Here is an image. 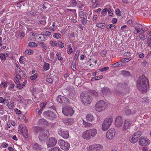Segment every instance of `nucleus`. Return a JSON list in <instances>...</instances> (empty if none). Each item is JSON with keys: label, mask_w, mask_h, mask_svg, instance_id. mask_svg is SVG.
<instances>
[{"label": "nucleus", "mask_w": 151, "mask_h": 151, "mask_svg": "<svg viewBox=\"0 0 151 151\" xmlns=\"http://www.w3.org/2000/svg\"><path fill=\"white\" fill-rule=\"evenodd\" d=\"M149 86V82L147 78L142 75L140 77L137 82V86L139 91H147Z\"/></svg>", "instance_id": "1"}, {"label": "nucleus", "mask_w": 151, "mask_h": 151, "mask_svg": "<svg viewBox=\"0 0 151 151\" xmlns=\"http://www.w3.org/2000/svg\"><path fill=\"white\" fill-rule=\"evenodd\" d=\"M107 104L106 102L103 100L98 101L95 105V109L96 111L100 112L104 111L106 108Z\"/></svg>", "instance_id": "2"}, {"label": "nucleus", "mask_w": 151, "mask_h": 151, "mask_svg": "<svg viewBox=\"0 0 151 151\" xmlns=\"http://www.w3.org/2000/svg\"><path fill=\"white\" fill-rule=\"evenodd\" d=\"M81 100L85 105L89 104L92 101V98L90 96L88 93L82 92L81 95Z\"/></svg>", "instance_id": "3"}, {"label": "nucleus", "mask_w": 151, "mask_h": 151, "mask_svg": "<svg viewBox=\"0 0 151 151\" xmlns=\"http://www.w3.org/2000/svg\"><path fill=\"white\" fill-rule=\"evenodd\" d=\"M113 119L112 117H110L105 119L103 122L101 129L104 131L107 130L110 127L113 122Z\"/></svg>", "instance_id": "4"}, {"label": "nucleus", "mask_w": 151, "mask_h": 151, "mask_svg": "<svg viewBox=\"0 0 151 151\" xmlns=\"http://www.w3.org/2000/svg\"><path fill=\"white\" fill-rule=\"evenodd\" d=\"M62 111L63 114L66 116H71L73 115L75 112V111L70 106L63 107Z\"/></svg>", "instance_id": "5"}, {"label": "nucleus", "mask_w": 151, "mask_h": 151, "mask_svg": "<svg viewBox=\"0 0 151 151\" xmlns=\"http://www.w3.org/2000/svg\"><path fill=\"white\" fill-rule=\"evenodd\" d=\"M103 146L100 144H92L87 148L88 151H101L103 149Z\"/></svg>", "instance_id": "6"}, {"label": "nucleus", "mask_w": 151, "mask_h": 151, "mask_svg": "<svg viewBox=\"0 0 151 151\" xmlns=\"http://www.w3.org/2000/svg\"><path fill=\"white\" fill-rule=\"evenodd\" d=\"M58 142L59 146L63 150L67 151L70 149V144L64 140L60 139L58 140Z\"/></svg>", "instance_id": "7"}, {"label": "nucleus", "mask_w": 151, "mask_h": 151, "mask_svg": "<svg viewBox=\"0 0 151 151\" xmlns=\"http://www.w3.org/2000/svg\"><path fill=\"white\" fill-rule=\"evenodd\" d=\"M18 132L19 133L22 134L25 138H28V133L27 128L25 126H24L22 124H20L19 126Z\"/></svg>", "instance_id": "8"}, {"label": "nucleus", "mask_w": 151, "mask_h": 151, "mask_svg": "<svg viewBox=\"0 0 151 151\" xmlns=\"http://www.w3.org/2000/svg\"><path fill=\"white\" fill-rule=\"evenodd\" d=\"M141 135V131H137L134 134L132 137H129V141L131 143L133 144L136 143Z\"/></svg>", "instance_id": "9"}, {"label": "nucleus", "mask_w": 151, "mask_h": 151, "mask_svg": "<svg viewBox=\"0 0 151 151\" xmlns=\"http://www.w3.org/2000/svg\"><path fill=\"white\" fill-rule=\"evenodd\" d=\"M116 131L114 128H111L107 132L106 136L107 139L109 140L113 139L115 136Z\"/></svg>", "instance_id": "10"}, {"label": "nucleus", "mask_w": 151, "mask_h": 151, "mask_svg": "<svg viewBox=\"0 0 151 151\" xmlns=\"http://www.w3.org/2000/svg\"><path fill=\"white\" fill-rule=\"evenodd\" d=\"M58 133L60 136L64 139H67L69 138V131L68 130L60 129H58Z\"/></svg>", "instance_id": "11"}, {"label": "nucleus", "mask_w": 151, "mask_h": 151, "mask_svg": "<svg viewBox=\"0 0 151 151\" xmlns=\"http://www.w3.org/2000/svg\"><path fill=\"white\" fill-rule=\"evenodd\" d=\"M138 142L139 144L141 146H146L150 144V141L146 137H141L139 139Z\"/></svg>", "instance_id": "12"}, {"label": "nucleus", "mask_w": 151, "mask_h": 151, "mask_svg": "<svg viewBox=\"0 0 151 151\" xmlns=\"http://www.w3.org/2000/svg\"><path fill=\"white\" fill-rule=\"evenodd\" d=\"M49 135V131L47 130H44L43 132H40L39 138L40 141H43L46 139Z\"/></svg>", "instance_id": "13"}, {"label": "nucleus", "mask_w": 151, "mask_h": 151, "mask_svg": "<svg viewBox=\"0 0 151 151\" xmlns=\"http://www.w3.org/2000/svg\"><path fill=\"white\" fill-rule=\"evenodd\" d=\"M79 18L81 19L82 23L85 24L87 23V16L86 13L82 11H80L79 13Z\"/></svg>", "instance_id": "14"}, {"label": "nucleus", "mask_w": 151, "mask_h": 151, "mask_svg": "<svg viewBox=\"0 0 151 151\" xmlns=\"http://www.w3.org/2000/svg\"><path fill=\"white\" fill-rule=\"evenodd\" d=\"M57 101L59 103H62L63 104H65L69 103V99L66 97L58 95L57 97Z\"/></svg>", "instance_id": "15"}, {"label": "nucleus", "mask_w": 151, "mask_h": 151, "mask_svg": "<svg viewBox=\"0 0 151 151\" xmlns=\"http://www.w3.org/2000/svg\"><path fill=\"white\" fill-rule=\"evenodd\" d=\"M57 139L54 137H50L46 142V144L48 147H53L57 143Z\"/></svg>", "instance_id": "16"}, {"label": "nucleus", "mask_w": 151, "mask_h": 151, "mask_svg": "<svg viewBox=\"0 0 151 151\" xmlns=\"http://www.w3.org/2000/svg\"><path fill=\"white\" fill-rule=\"evenodd\" d=\"M45 116L49 119L53 120L56 116V115L51 111H47L44 112Z\"/></svg>", "instance_id": "17"}, {"label": "nucleus", "mask_w": 151, "mask_h": 151, "mask_svg": "<svg viewBox=\"0 0 151 151\" xmlns=\"http://www.w3.org/2000/svg\"><path fill=\"white\" fill-rule=\"evenodd\" d=\"M132 122L131 119H126L124 122L123 127H122V130H125L132 125Z\"/></svg>", "instance_id": "18"}, {"label": "nucleus", "mask_w": 151, "mask_h": 151, "mask_svg": "<svg viewBox=\"0 0 151 151\" xmlns=\"http://www.w3.org/2000/svg\"><path fill=\"white\" fill-rule=\"evenodd\" d=\"M123 124V119L121 116H117L115 120V125L116 126L119 127L122 126Z\"/></svg>", "instance_id": "19"}, {"label": "nucleus", "mask_w": 151, "mask_h": 151, "mask_svg": "<svg viewBox=\"0 0 151 151\" xmlns=\"http://www.w3.org/2000/svg\"><path fill=\"white\" fill-rule=\"evenodd\" d=\"M37 124L40 126L45 127L49 125V123L45 119L42 118L38 120Z\"/></svg>", "instance_id": "20"}, {"label": "nucleus", "mask_w": 151, "mask_h": 151, "mask_svg": "<svg viewBox=\"0 0 151 151\" xmlns=\"http://www.w3.org/2000/svg\"><path fill=\"white\" fill-rule=\"evenodd\" d=\"M62 122L65 124L70 125L73 124L74 121L72 118H64L62 119Z\"/></svg>", "instance_id": "21"}, {"label": "nucleus", "mask_w": 151, "mask_h": 151, "mask_svg": "<svg viewBox=\"0 0 151 151\" xmlns=\"http://www.w3.org/2000/svg\"><path fill=\"white\" fill-rule=\"evenodd\" d=\"M91 138L95 137L97 134V130L95 128L88 129Z\"/></svg>", "instance_id": "22"}, {"label": "nucleus", "mask_w": 151, "mask_h": 151, "mask_svg": "<svg viewBox=\"0 0 151 151\" xmlns=\"http://www.w3.org/2000/svg\"><path fill=\"white\" fill-rule=\"evenodd\" d=\"M82 137L83 138L87 139H90L91 138L88 130H86L83 133Z\"/></svg>", "instance_id": "23"}, {"label": "nucleus", "mask_w": 151, "mask_h": 151, "mask_svg": "<svg viewBox=\"0 0 151 151\" xmlns=\"http://www.w3.org/2000/svg\"><path fill=\"white\" fill-rule=\"evenodd\" d=\"M135 29L137 31V33H139L141 31H146L147 30V29H143V26L141 24H138L135 27Z\"/></svg>", "instance_id": "24"}, {"label": "nucleus", "mask_w": 151, "mask_h": 151, "mask_svg": "<svg viewBox=\"0 0 151 151\" xmlns=\"http://www.w3.org/2000/svg\"><path fill=\"white\" fill-rule=\"evenodd\" d=\"M136 112V111L135 109H133L131 110L129 109H125V114L127 115H133L135 114Z\"/></svg>", "instance_id": "25"}, {"label": "nucleus", "mask_w": 151, "mask_h": 151, "mask_svg": "<svg viewBox=\"0 0 151 151\" xmlns=\"http://www.w3.org/2000/svg\"><path fill=\"white\" fill-rule=\"evenodd\" d=\"M75 84L78 86H80L82 85L81 79L78 77H76L75 80Z\"/></svg>", "instance_id": "26"}, {"label": "nucleus", "mask_w": 151, "mask_h": 151, "mask_svg": "<svg viewBox=\"0 0 151 151\" xmlns=\"http://www.w3.org/2000/svg\"><path fill=\"white\" fill-rule=\"evenodd\" d=\"M86 119L87 122H91L94 120V118L92 115L88 114L86 115Z\"/></svg>", "instance_id": "27"}, {"label": "nucleus", "mask_w": 151, "mask_h": 151, "mask_svg": "<svg viewBox=\"0 0 151 151\" xmlns=\"http://www.w3.org/2000/svg\"><path fill=\"white\" fill-rule=\"evenodd\" d=\"M146 38V36L145 35L139 33L136 37V40L139 41L140 40H144Z\"/></svg>", "instance_id": "28"}, {"label": "nucleus", "mask_w": 151, "mask_h": 151, "mask_svg": "<svg viewBox=\"0 0 151 151\" xmlns=\"http://www.w3.org/2000/svg\"><path fill=\"white\" fill-rule=\"evenodd\" d=\"M101 93L104 95H108L110 93V90L108 88H102Z\"/></svg>", "instance_id": "29"}, {"label": "nucleus", "mask_w": 151, "mask_h": 151, "mask_svg": "<svg viewBox=\"0 0 151 151\" xmlns=\"http://www.w3.org/2000/svg\"><path fill=\"white\" fill-rule=\"evenodd\" d=\"M32 147L33 149L37 151L40 150L42 149L41 145H39L37 143L34 144L33 145Z\"/></svg>", "instance_id": "30"}, {"label": "nucleus", "mask_w": 151, "mask_h": 151, "mask_svg": "<svg viewBox=\"0 0 151 151\" xmlns=\"http://www.w3.org/2000/svg\"><path fill=\"white\" fill-rule=\"evenodd\" d=\"M83 124L85 127H89L92 126V124L89 122H87L83 119Z\"/></svg>", "instance_id": "31"}, {"label": "nucleus", "mask_w": 151, "mask_h": 151, "mask_svg": "<svg viewBox=\"0 0 151 151\" xmlns=\"http://www.w3.org/2000/svg\"><path fill=\"white\" fill-rule=\"evenodd\" d=\"M61 53L60 52H57L55 55V58L61 61L63 60V58L61 56Z\"/></svg>", "instance_id": "32"}, {"label": "nucleus", "mask_w": 151, "mask_h": 151, "mask_svg": "<svg viewBox=\"0 0 151 151\" xmlns=\"http://www.w3.org/2000/svg\"><path fill=\"white\" fill-rule=\"evenodd\" d=\"M8 55L7 53H0V58L1 60H6V58L8 57Z\"/></svg>", "instance_id": "33"}, {"label": "nucleus", "mask_w": 151, "mask_h": 151, "mask_svg": "<svg viewBox=\"0 0 151 151\" xmlns=\"http://www.w3.org/2000/svg\"><path fill=\"white\" fill-rule=\"evenodd\" d=\"M50 65L49 64L45 62L44 63L43 69L47 71L48 70L50 69Z\"/></svg>", "instance_id": "34"}, {"label": "nucleus", "mask_w": 151, "mask_h": 151, "mask_svg": "<svg viewBox=\"0 0 151 151\" xmlns=\"http://www.w3.org/2000/svg\"><path fill=\"white\" fill-rule=\"evenodd\" d=\"M123 66V64L121 61L117 62L112 65V66L114 68H116L118 66Z\"/></svg>", "instance_id": "35"}, {"label": "nucleus", "mask_w": 151, "mask_h": 151, "mask_svg": "<svg viewBox=\"0 0 151 151\" xmlns=\"http://www.w3.org/2000/svg\"><path fill=\"white\" fill-rule=\"evenodd\" d=\"M28 46L30 47H37V45L34 42H31L29 43Z\"/></svg>", "instance_id": "36"}, {"label": "nucleus", "mask_w": 151, "mask_h": 151, "mask_svg": "<svg viewBox=\"0 0 151 151\" xmlns=\"http://www.w3.org/2000/svg\"><path fill=\"white\" fill-rule=\"evenodd\" d=\"M116 28V26L112 24H109L107 27V31H109L111 29H114Z\"/></svg>", "instance_id": "37"}, {"label": "nucleus", "mask_w": 151, "mask_h": 151, "mask_svg": "<svg viewBox=\"0 0 151 151\" xmlns=\"http://www.w3.org/2000/svg\"><path fill=\"white\" fill-rule=\"evenodd\" d=\"M96 27L104 29L105 27V24L103 23H98L96 24Z\"/></svg>", "instance_id": "38"}, {"label": "nucleus", "mask_w": 151, "mask_h": 151, "mask_svg": "<svg viewBox=\"0 0 151 151\" xmlns=\"http://www.w3.org/2000/svg\"><path fill=\"white\" fill-rule=\"evenodd\" d=\"M37 45L41 46L42 48L44 49H46L47 48V47L45 43L42 42H38L37 44Z\"/></svg>", "instance_id": "39"}, {"label": "nucleus", "mask_w": 151, "mask_h": 151, "mask_svg": "<svg viewBox=\"0 0 151 151\" xmlns=\"http://www.w3.org/2000/svg\"><path fill=\"white\" fill-rule=\"evenodd\" d=\"M34 53L33 51L31 49H27L26 50L25 52L24 53L26 55H32Z\"/></svg>", "instance_id": "40"}, {"label": "nucleus", "mask_w": 151, "mask_h": 151, "mask_svg": "<svg viewBox=\"0 0 151 151\" xmlns=\"http://www.w3.org/2000/svg\"><path fill=\"white\" fill-rule=\"evenodd\" d=\"M45 130L43 129L42 128L39 127H35L34 128L35 132H43V130Z\"/></svg>", "instance_id": "41"}, {"label": "nucleus", "mask_w": 151, "mask_h": 151, "mask_svg": "<svg viewBox=\"0 0 151 151\" xmlns=\"http://www.w3.org/2000/svg\"><path fill=\"white\" fill-rule=\"evenodd\" d=\"M14 105V102L13 101H11L8 103L7 104L8 107L10 109H12L13 108Z\"/></svg>", "instance_id": "42"}, {"label": "nucleus", "mask_w": 151, "mask_h": 151, "mask_svg": "<svg viewBox=\"0 0 151 151\" xmlns=\"http://www.w3.org/2000/svg\"><path fill=\"white\" fill-rule=\"evenodd\" d=\"M53 37L56 39H59L62 37V35L59 33H55L54 34Z\"/></svg>", "instance_id": "43"}, {"label": "nucleus", "mask_w": 151, "mask_h": 151, "mask_svg": "<svg viewBox=\"0 0 151 151\" xmlns=\"http://www.w3.org/2000/svg\"><path fill=\"white\" fill-rule=\"evenodd\" d=\"M26 58L23 56H21L19 59V62L21 64H22L24 63Z\"/></svg>", "instance_id": "44"}, {"label": "nucleus", "mask_w": 151, "mask_h": 151, "mask_svg": "<svg viewBox=\"0 0 151 151\" xmlns=\"http://www.w3.org/2000/svg\"><path fill=\"white\" fill-rule=\"evenodd\" d=\"M48 151H61V150L59 147H55L50 149Z\"/></svg>", "instance_id": "45"}, {"label": "nucleus", "mask_w": 151, "mask_h": 151, "mask_svg": "<svg viewBox=\"0 0 151 151\" xmlns=\"http://www.w3.org/2000/svg\"><path fill=\"white\" fill-rule=\"evenodd\" d=\"M67 52L68 54H70L73 52L72 48L70 45H69L68 47Z\"/></svg>", "instance_id": "46"}, {"label": "nucleus", "mask_w": 151, "mask_h": 151, "mask_svg": "<svg viewBox=\"0 0 151 151\" xmlns=\"http://www.w3.org/2000/svg\"><path fill=\"white\" fill-rule=\"evenodd\" d=\"M122 74L124 76H129L130 75V73L127 70H123L121 72Z\"/></svg>", "instance_id": "47"}, {"label": "nucleus", "mask_w": 151, "mask_h": 151, "mask_svg": "<svg viewBox=\"0 0 151 151\" xmlns=\"http://www.w3.org/2000/svg\"><path fill=\"white\" fill-rule=\"evenodd\" d=\"M0 86L1 88H5L7 87V83L6 82H2L0 84Z\"/></svg>", "instance_id": "48"}, {"label": "nucleus", "mask_w": 151, "mask_h": 151, "mask_svg": "<svg viewBox=\"0 0 151 151\" xmlns=\"http://www.w3.org/2000/svg\"><path fill=\"white\" fill-rule=\"evenodd\" d=\"M42 34H38L36 36V37L38 41H43L42 37Z\"/></svg>", "instance_id": "49"}, {"label": "nucleus", "mask_w": 151, "mask_h": 151, "mask_svg": "<svg viewBox=\"0 0 151 151\" xmlns=\"http://www.w3.org/2000/svg\"><path fill=\"white\" fill-rule=\"evenodd\" d=\"M25 82H24L22 83H21L17 85V87L19 89H21L22 88H23V87L25 86Z\"/></svg>", "instance_id": "50"}, {"label": "nucleus", "mask_w": 151, "mask_h": 151, "mask_svg": "<svg viewBox=\"0 0 151 151\" xmlns=\"http://www.w3.org/2000/svg\"><path fill=\"white\" fill-rule=\"evenodd\" d=\"M70 5L72 6H74L76 5V0H71L70 2Z\"/></svg>", "instance_id": "51"}, {"label": "nucleus", "mask_w": 151, "mask_h": 151, "mask_svg": "<svg viewBox=\"0 0 151 151\" xmlns=\"http://www.w3.org/2000/svg\"><path fill=\"white\" fill-rule=\"evenodd\" d=\"M107 52L106 50H102L101 51L100 54L102 57H105L106 56Z\"/></svg>", "instance_id": "52"}, {"label": "nucleus", "mask_w": 151, "mask_h": 151, "mask_svg": "<svg viewBox=\"0 0 151 151\" xmlns=\"http://www.w3.org/2000/svg\"><path fill=\"white\" fill-rule=\"evenodd\" d=\"M26 117L23 114L21 115L19 118V119L20 121H24L25 120Z\"/></svg>", "instance_id": "53"}, {"label": "nucleus", "mask_w": 151, "mask_h": 151, "mask_svg": "<svg viewBox=\"0 0 151 151\" xmlns=\"http://www.w3.org/2000/svg\"><path fill=\"white\" fill-rule=\"evenodd\" d=\"M37 77V74L35 73L30 77L29 78L32 80H34L36 79Z\"/></svg>", "instance_id": "54"}, {"label": "nucleus", "mask_w": 151, "mask_h": 151, "mask_svg": "<svg viewBox=\"0 0 151 151\" xmlns=\"http://www.w3.org/2000/svg\"><path fill=\"white\" fill-rule=\"evenodd\" d=\"M109 10L107 8H104L102 11V14L103 16H105L107 12Z\"/></svg>", "instance_id": "55"}, {"label": "nucleus", "mask_w": 151, "mask_h": 151, "mask_svg": "<svg viewBox=\"0 0 151 151\" xmlns=\"http://www.w3.org/2000/svg\"><path fill=\"white\" fill-rule=\"evenodd\" d=\"M131 58H124L121 59V62L122 63L126 62L131 60Z\"/></svg>", "instance_id": "56"}, {"label": "nucleus", "mask_w": 151, "mask_h": 151, "mask_svg": "<svg viewBox=\"0 0 151 151\" xmlns=\"http://www.w3.org/2000/svg\"><path fill=\"white\" fill-rule=\"evenodd\" d=\"M8 143L6 142H3L1 144V147L3 148H6L8 146Z\"/></svg>", "instance_id": "57"}, {"label": "nucleus", "mask_w": 151, "mask_h": 151, "mask_svg": "<svg viewBox=\"0 0 151 151\" xmlns=\"http://www.w3.org/2000/svg\"><path fill=\"white\" fill-rule=\"evenodd\" d=\"M67 10L68 12H72L73 14L77 16V14L76 12V9H67Z\"/></svg>", "instance_id": "58"}, {"label": "nucleus", "mask_w": 151, "mask_h": 151, "mask_svg": "<svg viewBox=\"0 0 151 151\" xmlns=\"http://www.w3.org/2000/svg\"><path fill=\"white\" fill-rule=\"evenodd\" d=\"M42 109H40L39 108H37L36 109V112L38 115H40L41 114L42 112Z\"/></svg>", "instance_id": "59"}, {"label": "nucleus", "mask_w": 151, "mask_h": 151, "mask_svg": "<svg viewBox=\"0 0 151 151\" xmlns=\"http://www.w3.org/2000/svg\"><path fill=\"white\" fill-rule=\"evenodd\" d=\"M46 23V22L45 20H40L39 21V24H40L41 25H44Z\"/></svg>", "instance_id": "60"}, {"label": "nucleus", "mask_w": 151, "mask_h": 151, "mask_svg": "<svg viewBox=\"0 0 151 151\" xmlns=\"http://www.w3.org/2000/svg\"><path fill=\"white\" fill-rule=\"evenodd\" d=\"M109 68L108 67H106L104 68L99 69V71L101 72H104L106 71L109 69Z\"/></svg>", "instance_id": "61"}, {"label": "nucleus", "mask_w": 151, "mask_h": 151, "mask_svg": "<svg viewBox=\"0 0 151 151\" xmlns=\"http://www.w3.org/2000/svg\"><path fill=\"white\" fill-rule=\"evenodd\" d=\"M22 5L24 6L25 5L24 3L23 2V1H21L18 2L17 4V6H18L19 7H21Z\"/></svg>", "instance_id": "62"}, {"label": "nucleus", "mask_w": 151, "mask_h": 151, "mask_svg": "<svg viewBox=\"0 0 151 151\" xmlns=\"http://www.w3.org/2000/svg\"><path fill=\"white\" fill-rule=\"evenodd\" d=\"M50 42L51 45L52 46L54 47L57 45V44L56 42L55 41H51Z\"/></svg>", "instance_id": "63"}, {"label": "nucleus", "mask_w": 151, "mask_h": 151, "mask_svg": "<svg viewBox=\"0 0 151 151\" xmlns=\"http://www.w3.org/2000/svg\"><path fill=\"white\" fill-rule=\"evenodd\" d=\"M46 105V102L42 103L40 104V106L41 108V109H43L45 108Z\"/></svg>", "instance_id": "64"}]
</instances>
